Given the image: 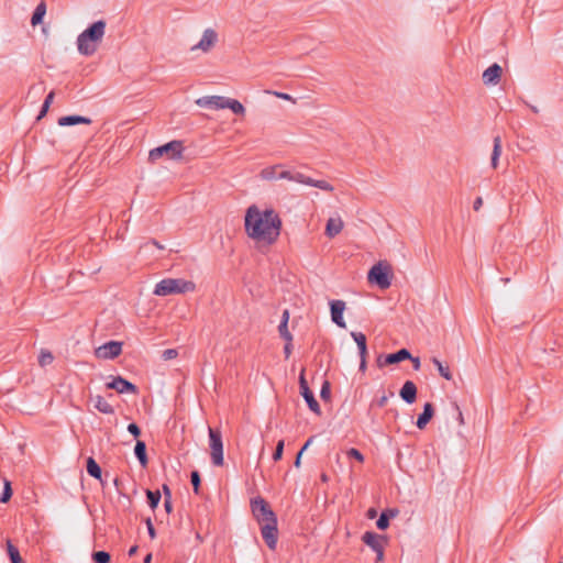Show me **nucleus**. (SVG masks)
Returning <instances> with one entry per match:
<instances>
[{"mask_svg":"<svg viewBox=\"0 0 563 563\" xmlns=\"http://www.w3.org/2000/svg\"><path fill=\"white\" fill-rule=\"evenodd\" d=\"M376 515H377V512H376V510H375L374 508H369V509L367 510V517H368V518L373 519V518H375V517H376Z\"/></svg>","mask_w":563,"mask_h":563,"instance_id":"obj_64","label":"nucleus"},{"mask_svg":"<svg viewBox=\"0 0 563 563\" xmlns=\"http://www.w3.org/2000/svg\"><path fill=\"white\" fill-rule=\"evenodd\" d=\"M147 503L152 509H155L161 501L162 495L159 490H145Z\"/></svg>","mask_w":563,"mask_h":563,"instance_id":"obj_31","label":"nucleus"},{"mask_svg":"<svg viewBox=\"0 0 563 563\" xmlns=\"http://www.w3.org/2000/svg\"><path fill=\"white\" fill-rule=\"evenodd\" d=\"M184 151L181 141H170L164 145L155 147L148 153V161L155 163L161 157L165 156L168 159L180 158Z\"/></svg>","mask_w":563,"mask_h":563,"instance_id":"obj_5","label":"nucleus"},{"mask_svg":"<svg viewBox=\"0 0 563 563\" xmlns=\"http://www.w3.org/2000/svg\"><path fill=\"white\" fill-rule=\"evenodd\" d=\"M196 285L191 280L181 278H165L156 284L154 294L157 296H167L172 294H186L194 291Z\"/></svg>","mask_w":563,"mask_h":563,"instance_id":"obj_3","label":"nucleus"},{"mask_svg":"<svg viewBox=\"0 0 563 563\" xmlns=\"http://www.w3.org/2000/svg\"><path fill=\"white\" fill-rule=\"evenodd\" d=\"M261 534L266 545L271 550H275L278 541L277 520H271L267 523L260 525Z\"/></svg>","mask_w":563,"mask_h":563,"instance_id":"obj_11","label":"nucleus"},{"mask_svg":"<svg viewBox=\"0 0 563 563\" xmlns=\"http://www.w3.org/2000/svg\"><path fill=\"white\" fill-rule=\"evenodd\" d=\"M145 523H146V528H147V531H148V534L150 537L153 539L155 538V529H154V526L152 523V520L151 518H146L145 519Z\"/></svg>","mask_w":563,"mask_h":563,"instance_id":"obj_49","label":"nucleus"},{"mask_svg":"<svg viewBox=\"0 0 563 563\" xmlns=\"http://www.w3.org/2000/svg\"><path fill=\"white\" fill-rule=\"evenodd\" d=\"M177 355H178L177 350H175V349H167V350L163 351L162 357L165 361H168V360H173V358L177 357Z\"/></svg>","mask_w":563,"mask_h":563,"instance_id":"obj_46","label":"nucleus"},{"mask_svg":"<svg viewBox=\"0 0 563 563\" xmlns=\"http://www.w3.org/2000/svg\"><path fill=\"white\" fill-rule=\"evenodd\" d=\"M383 512L386 514L388 519L390 520L398 516L399 510L397 508H387V509L383 510Z\"/></svg>","mask_w":563,"mask_h":563,"instance_id":"obj_48","label":"nucleus"},{"mask_svg":"<svg viewBox=\"0 0 563 563\" xmlns=\"http://www.w3.org/2000/svg\"><path fill=\"white\" fill-rule=\"evenodd\" d=\"M385 357H386V355H385V354H379V355L377 356L376 363H377V366H378V367H384V366H386V365H390V363H388V362H386V361H385Z\"/></svg>","mask_w":563,"mask_h":563,"instance_id":"obj_54","label":"nucleus"},{"mask_svg":"<svg viewBox=\"0 0 563 563\" xmlns=\"http://www.w3.org/2000/svg\"><path fill=\"white\" fill-rule=\"evenodd\" d=\"M141 453H142L141 440H137V441H135V445H134V455L139 460L140 463H141Z\"/></svg>","mask_w":563,"mask_h":563,"instance_id":"obj_51","label":"nucleus"},{"mask_svg":"<svg viewBox=\"0 0 563 563\" xmlns=\"http://www.w3.org/2000/svg\"><path fill=\"white\" fill-rule=\"evenodd\" d=\"M411 358V353L407 349H400L395 353L386 354L385 361L390 363V365L398 364L402 361Z\"/></svg>","mask_w":563,"mask_h":563,"instance_id":"obj_21","label":"nucleus"},{"mask_svg":"<svg viewBox=\"0 0 563 563\" xmlns=\"http://www.w3.org/2000/svg\"><path fill=\"white\" fill-rule=\"evenodd\" d=\"M314 435H311L307 441L306 443L302 445V448L300 449V452L303 453L309 446L310 444L313 442L314 440Z\"/></svg>","mask_w":563,"mask_h":563,"instance_id":"obj_58","label":"nucleus"},{"mask_svg":"<svg viewBox=\"0 0 563 563\" xmlns=\"http://www.w3.org/2000/svg\"><path fill=\"white\" fill-rule=\"evenodd\" d=\"M310 186L312 187H316V188H319L321 190H324V191H333V186L325 181V180H314L312 179V184H310Z\"/></svg>","mask_w":563,"mask_h":563,"instance_id":"obj_37","label":"nucleus"},{"mask_svg":"<svg viewBox=\"0 0 563 563\" xmlns=\"http://www.w3.org/2000/svg\"><path fill=\"white\" fill-rule=\"evenodd\" d=\"M128 431L134 437L135 441L141 440V427L136 422H131L128 426Z\"/></svg>","mask_w":563,"mask_h":563,"instance_id":"obj_43","label":"nucleus"},{"mask_svg":"<svg viewBox=\"0 0 563 563\" xmlns=\"http://www.w3.org/2000/svg\"><path fill=\"white\" fill-rule=\"evenodd\" d=\"M7 554L11 563H24L19 549L11 542V540H7Z\"/></svg>","mask_w":563,"mask_h":563,"instance_id":"obj_25","label":"nucleus"},{"mask_svg":"<svg viewBox=\"0 0 563 563\" xmlns=\"http://www.w3.org/2000/svg\"><path fill=\"white\" fill-rule=\"evenodd\" d=\"M86 470H87V473L89 474V476L98 479L102 486L106 485V483H104V481L102 478V470H101L100 465L97 463V461L92 456H89L87 459V461H86Z\"/></svg>","mask_w":563,"mask_h":563,"instance_id":"obj_20","label":"nucleus"},{"mask_svg":"<svg viewBox=\"0 0 563 563\" xmlns=\"http://www.w3.org/2000/svg\"><path fill=\"white\" fill-rule=\"evenodd\" d=\"M417 393L416 384L412 380H406L399 390V396L405 402L411 405L417 399Z\"/></svg>","mask_w":563,"mask_h":563,"instance_id":"obj_17","label":"nucleus"},{"mask_svg":"<svg viewBox=\"0 0 563 563\" xmlns=\"http://www.w3.org/2000/svg\"><path fill=\"white\" fill-rule=\"evenodd\" d=\"M95 408L106 415H111L114 412L113 407L102 397L96 396L95 398Z\"/></svg>","mask_w":563,"mask_h":563,"instance_id":"obj_27","label":"nucleus"},{"mask_svg":"<svg viewBox=\"0 0 563 563\" xmlns=\"http://www.w3.org/2000/svg\"><path fill=\"white\" fill-rule=\"evenodd\" d=\"M362 541L376 553V562L383 561L384 544L387 543L386 537L377 534L373 531H366L362 536Z\"/></svg>","mask_w":563,"mask_h":563,"instance_id":"obj_8","label":"nucleus"},{"mask_svg":"<svg viewBox=\"0 0 563 563\" xmlns=\"http://www.w3.org/2000/svg\"><path fill=\"white\" fill-rule=\"evenodd\" d=\"M503 75V68L499 64L494 63L483 73V82L486 86H496L499 84Z\"/></svg>","mask_w":563,"mask_h":563,"instance_id":"obj_14","label":"nucleus"},{"mask_svg":"<svg viewBox=\"0 0 563 563\" xmlns=\"http://www.w3.org/2000/svg\"><path fill=\"white\" fill-rule=\"evenodd\" d=\"M282 167V165H274L265 167L261 170V177L265 180H274L278 179V169Z\"/></svg>","mask_w":563,"mask_h":563,"instance_id":"obj_30","label":"nucleus"},{"mask_svg":"<svg viewBox=\"0 0 563 563\" xmlns=\"http://www.w3.org/2000/svg\"><path fill=\"white\" fill-rule=\"evenodd\" d=\"M289 321V311L285 309L282 314L280 323H288Z\"/></svg>","mask_w":563,"mask_h":563,"instance_id":"obj_62","label":"nucleus"},{"mask_svg":"<svg viewBox=\"0 0 563 563\" xmlns=\"http://www.w3.org/2000/svg\"><path fill=\"white\" fill-rule=\"evenodd\" d=\"M389 521L390 520L388 519L387 515L382 511L379 518L376 521L377 529L386 530L389 527Z\"/></svg>","mask_w":563,"mask_h":563,"instance_id":"obj_42","label":"nucleus"},{"mask_svg":"<svg viewBox=\"0 0 563 563\" xmlns=\"http://www.w3.org/2000/svg\"><path fill=\"white\" fill-rule=\"evenodd\" d=\"M54 361V356L52 354V352L47 351V350H42L40 355H38V364L40 366L42 367H45L49 364H52Z\"/></svg>","mask_w":563,"mask_h":563,"instance_id":"obj_34","label":"nucleus"},{"mask_svg":"<svg viewBox=\"0 0 563 563\" xmlns=\"http://www.w3.org/2000/svg\"><path fill=\"white\" fill-rule=\"evenodd\" d=\"M190 483L192 485L194 493L196 495H199L200 494L201 477H200V473L198 471H192L190 473Z\"/></svg>","mask_w":563,"mask_h":563,"instance_id":"obj_35","label":"nucleus"},{"mask_svg":"<svg viewBox=\"0 0 563 563\" xmlns=\"http://www.w3.org/2000/svg\"><path fill=\"white\" fill-rule=\"evenodd\" d=\"M106 387L119 394H139V387L122 376L112 377V379L106 384Z\"/></svg>","mask_w":563,"mask_h":563,"instance_id":"obj_12","label":"nucleus"},{"mask_svg":"<svg viewBox=\"0 0 563 563\" xmlns=\"http://www.w3.org/2000/svg\"><path fill=\"white\" fill-rule=\"evenodd\" d=\"M431 362L434 364V366L438 368L439 374L445 378L446 380L452 379V373L450 371V367L448 364L442 363L439 358L432 357Z\"/></svg>","mask_w":563,"mask_h":563,"instance_id":"obj_29","label":"nucleus"},{"mask_svg":"<svg viewBox=\"0 0 563 563\" xmlns=\"http://www.w3.org/2000/svg\"><path fill=\"white\" fill-rule=\"evenodd\" d=\"M292 181L310 186V184H312V178L306 176L302 173L295 172Z\"/></svg>","mask_w":563,"mask_h":563,"instance_id":"obj_41","label":"nucleus"},{"mask_svg":"<svg viewBox=\"0 0 563 563\" xmlns=\"http://www.w3.org/2000/svg\"><path fill=\"white\" fill-rule=\"evenodd\" d=\"M284 446H285V441L284 440H279L276 444V448H275V451L273 453V460L275 462L279 461L283 459V454H284Z\"/></svg>","mask_w":563,"mask_h":563,"instance_id":"obj_40","label":"nucleus"},{"mask_svg":"<svg viewBox=\"0 0 563 563\" xmlns=\"http://www.w3.org/2000/svg\"><path fill=\"white\" fill-rule=\"evenodd\" d=\"M227 97L222 96H205L196 100V104L201 108L224 109Z\"/></svg>","mask_w":563,"mask_h":563,"instance_id":"obj_16","label":"nucleus"},{"mask_svg":"<svg viewBox=\"0 0 563 563\" xmlns=\"http://www.w3.org/2000/svg\"><path fill=\"white\" fill-rule=\"evenodd\" d=\"M299 393L303 397L307 402L309 409L316 415H321V408L319 402L317 401L312 390L310 389L308 382L305 377V369H301L299 375Z\"/></svg>","mask_w":563,"mask_h":563,"instance_id":"obj_9","label":"nucleus"},{"mask_svg":"<svg viewBox=\"0 0 563 563\" xmlns=\"http://www.w3.org/2000/svg\"><path fill=\"white\" fill-rule=\"evenodd\" d=\"M106 21L98 20L90 24L77 38L78 51L81 55L91 56L96 53L98 43L102 41Z\"/></svg>","mask_w":563,"mask_h":563,"instance_id":"obj_2","label":"nucleus"},{"mask_svg":"<svg viewBox=\"0 0 563 563\" xmlns=\"http://www.w3.org/2000/svg\"><path fill=\"white\" fill-rule=\"evenodd\" d=\"M347 456L349 457H352V459H355L356 461L363 463L364 462V455L362 454V452L357 449H350L347 452H346Z\"/></svg>","mask_w":563,"mask_h":563,"instance_id":"obj_44","label":"nucleus"},{"mask_svg":"<svg viewBox=\"0 0 563 563\" xmlns=\"http://www.w3.org/2000/svg\"><path fill=\"white\" fill-rule=\"evenodd\" d=\"M387 400H388V397L386 395H383L378 400H377V406L378 407H385V405L387 404Z\"/></svg>","mask_w":563,"mask_h":563,"instance_id":"obj_61","label":"nucleus"},{"mask_svg":"<svg viewBox=\"0 0 563 563\" xmlns=\"http://www.w3.org/2000/svg\"><path fill=\"white\" fill-rule=\"evenodd\" d=\"M91 558L95 563H109L111 561V555L107 551H93Z\"/></svg>","mask_w":563,"mask_h":563,"instance_id":"obj_33","label":"nucleus"},{"mask_svg":"<svg viewBox=\"0 0 563 563\" xmlns=\"http://www.w3.org/2000/svg\"><path fill=\"white\" fill-rule=\"evenodd\" d=\"M360 358H361L360 360V371L364 373L366 371V366H367L366 356H363Z\"/></svg>","mask_w":563,"mask_h":563,"instance_id":"obj_60","label":"nucleus"},{"mask_svg":"<svg viewBox=\"0 0 563 563\" xmlns=\"http://www.w3.org/2000/svg\"><path fill=\"white\" fill-rule=\"evenodd\" d=\"M274 95L277 97V98H280L283 100H287V101H290L292 100V97L286 92H277L275 91Z\"/></svg>","mask_w":563,"mask_h":563,"instance_id":"obj_56","label":"nucleus"},{"mask_svg":"<svg viewBox=\"0 0 563 563\" xmlns=\"http://www.w3.org/2000/svg\"><path fill=\"white\" fill-rule=\"evenodd\" d=\"M224 109H230L234 114L243 115L245 113L244 106L236 99L225 98Z\"/></svg>","mask_w":563,"mask_h":563,"instance_id":"obj_28","label":"nucleus"},{"mask_svg":"<svg viewBox=\"0 0 563 563\" xmlns=\"http://www.w3.org/2000/svg\"><path fill=\"white\" fill-rule=\"evenodd\" d=\"M345 310V302L343 300H331L330 301V312H331V320L333 323H335L340 328H345L346 323L343 319V312Z\"/></svg>","mask_w":563,"mask_h":563,"instance_id":"obj_13","label":"nucleus"},{"mask_svg":"<svg viewBox=\"0 0 563 563\" xmlns=\"http://www.w3.org/2000/svg\"><path fill=\"white\" fill-rule=\"evenodd\" d=\"M157 249L159 251L164 250V246L161 245L156 240L154 239H150L148 241L146 242H143V249Z\"/></svg>","mask_w":563,"mask_h":563,"instance_id":"obj_45","label":"nucleus"},{"mask_svg":"<svg viewBox=\"0 0 563 563\" xmlns=\"http://www.w3.org/2000/svg\"><path fill=\"white\" fill-rule=\"evenodd\" d=\"M292 341H286V344L284 346V353H285V357L288 358L291 354V351H292Z\"/></svg>","mask_w":563,"mask_h":563,"instance_id":"obj_53","label":"nucleus"},{"mask_svg":"<svg viewBox=\"0 0 563 563\" xmlns=\"http://www.w3.org/2000/svg\"><path fill=\"white\" fill-rule=\"evenodd\" d=\"M122 342L109 341L95 350V356L99 360H113L122 352Z\"/></svg>","mask_w":563,"mask_h":563,"instance_id":"obj_10","label":"nucleus"},{"mask_svg":"<svg viewBox=\"0 0 563 563\" xmlns=\"http://www.w3.org/2000/svg\"><path fill=\"white\" fill-rule=\"evenodd\" d=\"M411 362H412V367L415 371H419L420 369V366H421V363H420V358L419 357H413L411 355V358H409Z\"/></svg>","mask_w":563,"mask_h":563,"instance_id":"obj_55","label":"nucleus"},{"mask_svg":"<svg viewBox=\"0 0 563 563\" xmlns=\"http://www.w3.org/2000/svg\"><path fill=\"white\" fill-rule=\"evenodd\" d=\"M163 490H164V495H165L164 507H165L167 512H170L172 509H173L170 489H169V487L167 485L164 484L163 485Z\"/></svg>","mask_w":563,"mask_h":563,"instance_id":"obj_36","label":"nucleus"},{"mask_svg":"<svg viewBox=\"0 0 563 563\" xmlns=\"http://www.w3.org/2000/svg\"><path fill=\"white\" fill-rule=\"evenodd\" d=\"M320 397L322 400H329L331 397V385L329 380H324L321 386Z\"/></svg>","mask_w":563,"mask_h":563,"instance_id":"obj_38","label":"nucleus"},{"mask_svg":"<svg viewBox=\"0 0 563 563\" xmlns=\"http://www.w3.org/2000/svg\"><path fill=\"white\" fill-rule=\"evenodd\" d=\"M218 35L212 29L205 30L201 40L198 44L191 47L192 51L201 49L202 52H209L216 44Z\"/></svg>","mask_w":563,"mask_h":563,"instance_id":"obj_15","label":"nucleus"},{"mask_svg":"<svg viewBox=\"0 0 563 563\" xmlns=\"http://www.w3.org/2000/svg\"><path fill=\"white\" fill-rule=\"evenodd\" d=\"M453 409L457 415V420H459L460 424H463L464 423L463 413L456 402L453 404Z\"/></svg>","mask_w":563,"mask_h":563,"instance_id":"obj_52","label":"nucleus"},{"mask_svg":"<svg viewBox=\"0 0 563 563\" xmlns=\"http://www.w3.org/2000/svg\"><path fill=\"white\" fill-rule=\"evenodd\" d=\"M434 415V407L431 402H426L423 406V411L418 416L416 421V426L418 429L423 430L427 424L430 422Z\"/></svg>","mask_w":563,"mask_h":563,"instance_id":"obj_19","label":"nucleus"},{"mask_svg":"<svg viewBox=\"0 0 563 563\" xmlns=\"http://www.w3.org/2000/svg\"><path fill=\"white\" fill-rule=\"evenodd\" d=\"M54 97H55V92H54V91H51V92H48V95L45 97V99H44V101H43V102H44V103H46V104H49V106H51V104H52V102H53V100H54Z\"/></svg>","mask_w":563,"mask_h":563,"instance_id":"obj_59","label":"nucleus"},{"mask_svg":"<svg viewBox=\"0 0 563 563\" xmlns=\"http://www.w3.org/2000/svg\"><path fill=\"white\" fill-rule=\"evenodd\" d=\"M92 121L88 117L79 115V114H70L60 117L57 121L60 126H73L77 124H90Z\"/></svg>","mask_w":563,"mask_h":563,"instance_id":"obj_18","label":"nucleus"},{"mask_svg":"<svg viewBox=\"0 0 563 563\" xmlns=\"http://www.w3.org/2000/svg\"><path fill=\"white\" fill-rule=\"evenodd\" d=\"M278 179L294 180V173L290 170H283L278 174Z\"/></svg>","mask_w":563,"mask_h":563,"instance_id":"obj_47","label":"nucleus"},{"mask_svg":"<svg viewBox=\"0 0 563 563\" xmlns=\"http://www.w3.org/2000/svg\"><path fill=\"white\" fill-rule=\"evenodd\" d=\"M12 495H13V490H12L11 482L8 479H4L3 490L0 495V503H2V504L9 503Z\"/></svg>","mask_w":563,"mask_h":563,"instance_id":"obj_32","label":"nucleus"},{"mask_svg":"<svg viewBox=\"0 0 563 563\" xmlns=\"http://www.w3.org/2000/svg\"><path fill=\"white\" fill-rule=\"evenodd\" d=\"M482 206H483V199H482V197H477V198L474 200V202H473V209H474L475 211H478V210L482 208Z\"/></svg>","mask_w":563,"mask_h":563,"instance_id":"obj_57","label":"nucleus"},{"mask_svg":"<svg viewBox=\"0 0 563 563\" xmlns=\"http://www.w3.org/2000/svg\"><path fill=\"white\" fill-rule=\"evenodd\" d=\"M45 13H46V4H45L44 1H41L36 5L35 10L32 13L31 24L33 26H36V25L41 24L43 22Z\"/></svg>","mask_w":563,"mask_h":563,"instance_id":"obj_23","label":"nucleus"},{"mask_svg":"<svg viewBox=\"0 0 563 563\" xmlns=\"http://www.w3.org/2000/svg\"><path fill=\"white\" fill-rule=\"evenodd\" d=\"M343 229V222L341 219H329L325 225V234L329 238H334Z\"/></svg>","mask_w":563,"mask_h":563,"instance_id":"obj_22","label":"nucleus"},{"mask_svg":"<svg viewBox=\"0 0 563 563\" xmlns=\"http://www.w3.org/2000/svg\"><path fill=\"white\" fill-rule=\"evenodd\" d=\"M301 456H302V453L299 451L296 455V459H295V462H294V465L295 467H300L301 465Z\"/></svg>","mask_w":563,"mask_h":563,"instance_id":"obj_63","label":"nucleus"},{"mask_svg":"<svg viewBox=\"0 0 563 563\" xmlns=\"http://www.w3.org/2000/svg\"><path fill=\"white\" fill-rule=\"evenodd\" d=\"M251 510L258 525L277 520L276 514L272 510L269 504L261 496L251 499Z\"/></svg>","mask_w":563,"mask_h":563,"instance_id":"obj_6","label":"nucleus"},{"mask_svg":"<svg viewBox=\"0 0 563 563\" xmlns=\"http://www.w3.org/2000/svg\"><path fill=\"white\" fill-rule=\"evenodd\" d=\"M501 154V139L499 135L494 137V147L490 158V164L494 169L498 167L499 156Z\"/></svg>","mask_w":563,"mask_h":563,"instance_id":"obj_26","label":"nucleus"},{"mask_svg":"<svg viewBox=\"0 0 563 563\" xmlns=\"http://www.w3.org/2000/svg\"><path fill=\"white\" fill-rule=\"evenodd\" d=\"M351 335L357 345L360 357L367 356V345H366L365 334L362 332H352Z\"/></svg>","mask_w":563,"mask_h":563,"instance_id":"obj_24","label":"nucleus"},{"mask_svg":"<svg viewBox=\"0 0 563 563\" xmlns=\"http://www.w3.org/2000/svg\"><path fill=\"white\" fill-rule=\"evenodd\" d=\"M278 332L280 338H283L285 341H292V335L288 330V323H279Z\"/></svg>","mask_w":563,"mask_h":563,"instance_id":"obj_39","label":"nucleus"},{"mask_svg":"<svg viewBox=\"0 0 563 563\" xmlns=\"http://www.w3.org/2000/svg\"><path fill=\"white\" fill-rule=\"evenodd\" d=\"M209 446H210V455L211 462L214 466L223 465V441L222 434L219 429H214L209 427Z\"/></svg>","mask_w":563,"mask_h":563,"instance_id":"obj_7","label":"nucleus"},{"mask_svg":"<svg viewBox=\"0 0 563 563\" xmlns=\"http://www.w3.org/2000/svg\"><path fill=\"white\" fill-rule=\"evenodd\" d=\"M49 107H51L49 104H46V103L43 102L36 120L43 119L46 115V113L48 112Z\"/></svg>","mask_w":563,"mask_h":563,"instance_id":"obj_50","label":"nucleus"},{"mask_svg":"<svg viewBox=\"0 0 563 563\" xmlns=\"http://www.w3.org/2000/svg\"><path fill=\"white\" fill-rule=\"evenodd\" d=\"M282 219L272 208L261 211L257 206L252 205L247 208L244 227L245 232L252 240L263 242L267 245L274 244L282 230Z\"/></svg>","mask_w":563,"mask_h":563,"instance_id":"obj_1","label":"nucleus"},{"mask_svg":"<svg viewBox=\"0 0 563 563\" xmlns=\"http://www.w3.org/2000/svg\"><path fill=\"white\" fill-rule=\"evenodd\" d=\"M393 271L387 262H378L367 274L371 284L378 286L380 289H387L391 285Z\"/></svg>","mask_w":563,"mask_h":563,"instance_id":"obj_4","label":"nucleus"}]
</instances>
